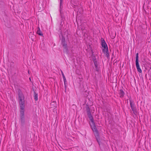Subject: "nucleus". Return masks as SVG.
I'll use <instances>...</instances> for the list:
<instances>
[{"label":"nucleus","mask_w":151,"mask_h":151,"mask_svg":"<svg viewBox=\"0 0 151 151\" xmlns=\"http://www.w3.org/2000/svg\"><path fill=\"white\" fill-rule=\"evenodd\" d=\"M95 67V68H94V69H95V70H96V71H98L99 70V67H97V66H96V67Z\"/></svg>","instance_id":"obj_16"},{"label":"nucleus","mask_w":151,"mask_h":151,"mask_svg":"<svg viewBox=\"0 0 151 151\" xmlns=\"http://www.w3.org/2000/svg\"><path fill=\"white\" fill-rule=\"evenodd\" d=\"M129 102L132 111H133V113L136 115L137 114V109L135 106L134 104L133 101L131 100H129Z\"/></svg>","instance_id":"obj_3"},{"label":"nucleus","mask_w":151,"mask_h":151,"mask_svg":"<svg viewBox=\"0 0 151 151\" xmlns=\"http://www.w3.org/2000/svg\"><path fill=\"white\" fill-rule=\"evenodd\" d=\"M103 51L104 54H106L107 56H109V54L108 47L103 48Z\"/></svg>","instance_id":"obj_5"},{"label":"nucleus","mask_w":151,"mask_h":151,"mask_svg":"<svg viewBox=\"0 0 151 151\" xmlns=\"http://www.w3.org/2000/svg\"><path fill=\"white\" fill-rule=\"evenodd\" d=\"M62 0H60V2H61V1Z\"/></svg>","instance_id":"obj_22"},{"label":"nucleus","mask_w":151,"mask_h":151,"mask_svg":"<svg viewBox=\"0 0 151 151\" xmlns=\"http://www.w3.org/2000/svg\"><path fill=\"white\" fill-rule=\"evenodd\" d=\"M92 123V125H91V128H92L93 131L94 132H96L98 131V130L96 128V125H95L94 122H93V123Z\"/></svg>","instance_id":"obj_4"},{"label":"nucleus","mask_w":151,"mask_h":151,"mask_svg":"<svg viewBox=\"0 0 151 151\" xmlns=\"http://www.w3.org/2000/svg\"><path fill=\"white\" fill-rule=\"evenodd\" d=\"M34 91V98L35 100V101H37L38 100V94L37 93H36L35 91L34 90H33Z\"/></svg>","instance_id":"obj_10"},{"label":"nucleus","mask_w":151,"mask_h":151,"mask_svg":"<svg viewBox=\"0 0 151 151\" xmlns=\"http://www.w3.org/2000/svg\"><path fill=\"white\" fill-rule=\"evenodd\" d=\"M101 42L102 46L103 48L107 47V45L103 39H101Z\"/></svg>","instance_id":"obj_7"},{"label":"nucleus","mask_w":151,"mask_h":151,"mask_svg":"<svg viewBox=\"0 0 151 151\" xmlns=\"http://www.w3.org/2000/svg\"><path fill=\"white\" fill-rule=\"evenodd\" d=\"M87 114L91 113L90 110L89 108L88 107H87L86 109Z\"/></svg>","instance_id":"obj_14"},{"label":"nucleus","mask_w":151,"mask_h":151,"mask_svg":"<svg viewBox=\"0 0 151 151\" xmlns=\"http://www.w3.org/2000/svg\"><path fill=\"white\" fill-rule=\"evenodd\" d=\"M94 63L95 66H98L99 65V63L96 60H94Z\"/></svg>","instance_id":"obj_13"},{"label":"nucleus","mask_w":151,"mask_h":151,"mask_svg":"<svg viewBox=\"0 0 151 151\" xmlns=\"http://www.w3.org/2000/svg\"><path fill=\"white\" fill-rule=\"evenodd\" d=\"M66 44L64 43L63 45V46L64 47H66Z\"/></svg>","instance_id":"obj_19"},{"label":"nucleus","mask_w":151,"mask_h":151,"mask_svg":"<svg viewBox=\"0 0 151 151\" xmlns=\"http://www.w3.org/2000/svg\"><path fill=\"white\" fill-rule=\"evenodd\" d=\"M138 53H137L136 54V66H139L138 61Z\"/></svg>","instance_id":"obj_9"},{"label":"nucleus","mask_w":151,"mask_h":151,"mask_svg":"<svg viewBox=\"0 0 151 151\" xmlns=\"http://www.w3.org/2000/svg\"><path fill=\"white\" fill-rule=\"evenodd\" d=\"M18 100L20 109L24 110V96L22 92L19 90L18 91Z\"/></svg>","instance_id":"obj_1"},{"label":"nucleus","mask_w":151,"mask_h":151,"mask_svg":"<svg viewBox=\"0 0 151 151\" xmlns=\"http://www.w3.org/2000/svg\"><path fill=\"white\" fill-rule=\"evenodd\" d=\"M95 135L98 142L99 145H100V142H99V134L98 131L95 132Z\"/></svg>","instance_id":"obj_6"},{"label":"nucleus","mask_w":151,"mask_h":151,"mask_svg":"<svg viewBox=\"0 0 151 151\" xmlns=\"http://www.w3.org/2000/svg\"><path fill=\"white\" fill-rule=\"evenodd\" d=\"M66 86L65 85V88L66 87Z\"/></svg>","instance_id":"obj_20"},{"label":"nucleus","mask_w":151,"mask_h":151,"mask_svg":"<svg viewBox=\"0 0 151 151\" xmlns=\"http://www.w3.org/2000/svg\"><path fill=\"white\" fill-rule=\"evenodd\" d=\"M20 118L22 125H24L25 123L24 111V110H21L20 111Z\"/></svg>","instance_id":"obj_2"},{"label":"nucleus","mask_w":151,"mask_h":151,"mask_svg":"<svg viewBox=\"0 0 151 151\" xmlns=\"http://www.w3.org/2000/svg\"><path fill=\"white\" fill-rule=\"evenodd\" d=\"M120 97L121 98L123 97L124 96V93L122 90H120L119 91Z\"/></svg>","instance_id":"obj_11"},{"label":"nucleus","mask_w":151,"mask_h":151,"mask_svg":"<svg viewBox=\"0 0 151 151\" xmlns=\"http://www.w3.org/2000/svg\"><path fill=\"white\" fill-rule=\"evenodd\" d=\"M91 51H92V53H93V52L92 51V50H91Z\"/></svg>","instance_id":"obj_21"},{"label":"nucleus","mask_w":151,"mask_h":151,"mask_svg":"<svg viewBox=\"0 0 151 151\" xmlns=\"http://www.w3.org/2000/svg\"><path fill=\"white\" fill-rule=\"evenodd\" d=\"M63 81L64 83V84L65 85V83L66 82V80L65 78H63Z\"/></svg>","instance_id":"obj_18"},{"label":"nucleus","mask_w":151,"mask_h":151,"mask_svg":"<svg viewBox=\"0 0 151 151\" xmlns=\"http://www.w3.org/2000/svg\"><path fill=\"white\" fill-rule=\"evenodd\" d=\"M61 74H62V76L63 78H65V76H64L63 71L61 70Z\"/></svg>","instance_id":"obj_17"},{"label":"nucleus","mask_w":151,"mask_h":151,"mask_svg":"<svg viewBox=\"0 0 151 151\" xmlns=\"http://www.w3.org/2000/svg\"><path fill=\"white\" fill-rule=\"evenodd\" d=\"M87 115H88L89 118L91 121V123H93V122H94L93 118L91 115V113L88 114Z\"/></svg>","instance_id":"obj_8"},{"label":"nucleus","mask_w":151,"mask_h":151,"mask_svg":"<svg viewBox=\"0 0 151 151\" xmlns=\"http://www.w3.org/2000/svg\"><path fill=\"white\" fill-rule=\"evenodd\" d=\"M137 69L138 71L140 73H141L142 72V70L140 68V67H137Z\"/></svg>","instance_id":"obj_15"},{"label":"nucleus","mask_w":151,"mask_h":151,"mask_svg":"<svg viewBox=\"0 0 151 151\" xmlns=\"http://www.w3.org/2000/svg\"><path fill=\"white\" fill-rule=\"evenodd\" d=\"M37 33L38 35H41V36L43 35V34H42V32L40 30V29L39 27L38 28V30L37 31Z\"/></svg>","instance_id":"obj_12"}]
</instances>
